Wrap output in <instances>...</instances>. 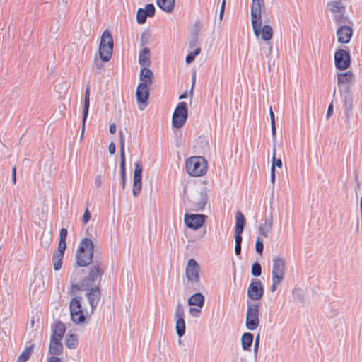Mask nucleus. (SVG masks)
<instances>
[{
	"mask_svg": "<svg viewBox=\"0 0 362 362\" xmlns=\"http://www.w3.org/2000/svg\"><path fill=\"white\" fill-rule=\"evenodd\" d=\"M103 274V269L100 268V264L96 262L95 264L90 267L89 274L80 284H72L71 293L76 294L81 290H89L98 287Z\"/></svg>",
	"mask_w": 362,
	"mask_h": 362,
	"instance_id": "nucleus-1",
	"label": "nucleus"
},
{
	"mask_svg": "<svg viewBox=\"0 0 362 362\" xmlns=\"http://www.w3.org/2000/svg\"><path fill=\"white\" fill-rule=\"evenodd\" d=\"M93 243L89 238H83L76 254V264L79 267H86L92 261L93 256Z\"/></svg>",
	"mask_w": 362,
	"mask_h": 362,
	"instance_id": "nucleus-2",
	"label": "nucleus"
},
{
	"mask_svg": "<svg viewBox=\"0 0 362 362\" xmlns=\"http://www.w3.org/2000/svg\"><path fill=\"white\" fill-rule=\"evenodd\" d=\"M186 170L194 177L204 175L207 171V162L202 156H192L186 160Z\"/></svg>",
	"mask_w": 362,
	"mask_h": 362,
	"instance_id": "nucleus-3",
	"label": "nucleus"
},
{
	"mask_svg": "<svg viewBox=\"0 0 362 362\" xmlns=\"http://www.w3.org/2000/svg\"><path fill=\"white\" fill-rule=\"evenodd\" d=\"M114 47V40L111 33L105 30L100 37L99 45V55L103 62H109L112 57Z\"/></svg>",
	"mask_w": 362,
	"mask_h": 362,
	"instance_id": "nucleus-4",
	"label": "nucleus"
},
{
	"mask_svg": "<svg viewBox=\"0 0 362 362\" xmlns=\"http://www.w3.org/2000/svg\"><path fill=\"white\" fill-rule=\"evenodd\" d=\"M188 117L187 105L185 102H180L175 107L172 117V124L176 129L184 126Z\"/></svg>",
	"mask_w": 362,
	"mask_h": 362,
	"instance_id": "nucleus-5",
	"label": "nucleus"
},
{
	"mask_svg": "<svg viewBox=\"0 0 362 362\" xmlns=\"http://www.w3.org/2000/svg\"><path fill=\"white\" fill-rule=\"evenodd\" d=\"M327 8L332 13L337 24H346L350 20L345 15V6L339 1H331L327 4Z\"/></svg>",
	"mask_w": 362,
	"mask_h": 362,
	"instance_id": "nucleus-6",
	"label": "nucleus"
},
{
	"mask_svg": "<svg viewBox=\"0 0 362 362\" xmlns=\"http://www.w3.org/2000/svg\"><path fill=\"white\" fill-rule=\"evenodd\" d=\"M259 325V306L253 303L247 305L245 326L248 330H255Z\"/></svg>",
	"mask_w": 362,
	"mask_h": 362,
	"instance_id": "nucleus-7",
	"label": "nucleus"
},
{
	"mask_svg": "<svg viewBox=\"0 0 362 362\" xmlns=\"http://www.w3.org/2000/svg\"><path fill=\"white\" fill-rule=\"evenodd\" d=\"M185 276L187 279L192 284H199L200 282V267L194 259H189L185 267Z\"/></svg>",
	"mask_w": 362,
	"mask_h": 362,
	"instance_id": "nucleus-8",
	"label": "nucleus"
},
{
	"mask_svg": "<svg viewBox=\"0 0 362 362\" xmlns=\"http://www.w3.org/2000/svg\"><path fill=\"white\" fill-rule=\"evenodd\" d=\"M149 88L146 83H140L136 90V98L139 110H143L148 105Z\"/></svg>",
	"mask_w": 362,
	"mask_h": 362,
	"instance_id": "nucleus-9",
	"label": "nucleus"
},
{
	"mask_svg": "<svg viewBox=\"0 0 362 362\" xmlns=\"http://www.w3.org/2000/svg\"><path fill=\"white\" fill-rule=\"evenodd\" d=\"M124 144H125V138L123 132L122 131L119 132V154H120V173H121V180L123 189H125L126 184V158H125V153H124Z\"/></svg>",
	"mask_w": 362,
	"mask_h": 362,
	"instance_id": "nucleus-10",
	"label": "nucleus"
},
{
	"mask_svg": "<svg viewBox=\"0 0 362 362\" xmlns=\"http://www.w3.org/2000/svg\"><path fill=\"white\" fill-rule=\"evenodd\" d=\"M143 166L141 161L134 163L132 193L134 197L138 196L141 190Z\"/></svg>",
	"mask_w": 362,
	"mask_h": 362,
	"instance_id": "nucleus-11",
	"label": "nucleus"
},
{
	"mask_svg": "<svg viewBox=\"0 0 362 362\" xmlns=\"http://www.w3.org/2000/svg\"><path fill=\"white\" fill-rule=\"evenodd\" d=\"M334 64L339 70L347 69L351 64L349 53L344 49H338L334 54Z\"/></svg>",
	"mask_w": 362,
	"mask_h": 362,
	"instance_id": "nucleus-12",
	"label": "nucleus"
},
{
	"mask_svg": "<svg viewBox=\"0 0 362 362\" xmlns=\"http://www.w3.org/2000/svg\"><path fill=\"white\" fill-rule=\"evenodd\" d=\"M254 34L255 36H261V38L264 41H269L272 39L273 35V30L269 25L262 26V20L257 22V24H252Z\"/></svg>",
	"mask_w": 362,
	"mask_h": 362,
	"instance_id": "nucleus-13",
	"label": "nucleus"
},
{
	"mask_svg": "<svg viewBox=\"0 0 362 362\" xmlns=\"http://www.w3.org/2000/svg\"><path fill=\"white\" fill-rule=\"evenodd\" d=\"M285 262L283 258L276 256L273 258L272 278L283 281L285 274Z\"/></svg>",
	"mask_w": 362,
	"mask_h": 362,
	"instance_id": "nucleus-14",
	"label": "nucleus"
},
{
	"mask_svg": "<svg viewBox=\"0 0 362 362\" xmlns=\"http://www.w3.org/2000/svg\"><path fill=\"white\" fill-rule=\"evenodd\" d=\"M339 28L337 31V41L340 43H348L353 35L351 22L346 24H338Z\"/></svg>",
	"mask_w": 362,
	"mask_h": 362,
	"instance_id": "nucleus-15",
	"label": "nucleus"
},
{
	"mask_svg": "<svg viewBox=\"0 0 362 362\" xmlns=\"http://www.w3.org/2000/svg\"><path fill=\"white\" fill-rule=\"evenodd\" d=\"M265 8L264 0H252L250 15L252 24L262 21V10Z\"/></svg>",
	"mask_w": 362,
	"mask_h": 362,
	"instance_id": "nucleus-16",
	"label": "nucleus"
},
{
	"mask_svg": "<svg viewBox=\"0 0 362 362\" xmlns=\"http://www.w3.org/2000/svg\"><path fill=\"white\" fill-rule=\"evenodd\" d=\"M264 293V288L259 281H252L247 289V296L252 300H259Z\"/></svg>",
	"mask_w": 362,
	"mask_h": 362,
	"instance_id": "nucleus-17",
	"label": "nucleus"
},
{
	"mask_svg": "<svg viewBox=\"0 0 362 362\" xmlns=\"http://www.w3.org/2000/svg\"><path fill=\"white\" fill-rule=\"evenodd\" d=\"M206 218L204 214L186 213L184 220L185 226H203Z\"/></svg>",
	"mask_w": 362,
	"mask_h": 362,
	"instance_id": "nucleus-18",
	"label": "nucleus"
},
{
	"mask_svg": "<svg viewBox=\"0 0 362 362\" xmlns=\"http://www.w3.org/2000/svg\"><path fill=\"white\" fill-rule=\"evenodd\" d=\"M206 228H185L184 234L190 242L202 238L206 234Z\"/></svg>",
	"mask_w": 362,
	"mask_h": 362,
	"instance_id": "nucleus-19",
	"label": "nucleus"
},
{
	"mask_svg": "<svg viewBox=\"0 0 362 362\" xmlns=\"http://www.w3.org/2000/svg\"><path fill=\"white\" fill-rule=\"evenodd\" d=\"M87 291L88 292L86 293V297L91 308V313H93L99 303L100 291L99 287H95Z\"/></svg>",
	"mask_w": 362,
	"mask_h": 362,
	"instance_id": "nucleus-20",
	"label": "nucleus"
},
{
	"mask_svg": "<svg viewBox=\"0 0 362 362\" xmlns=\"http://www.w3.org/2000/svg\"><path fill=\"white\" fill-rule=\"evenodd\" d=\"M90 107V88L89 86H87L86 89L85 95H84V103H83V117H82V130H81V136L84 133L85 130V124L88 115Z\"/></svg>",
	"mask_w": 362,
	"mask_h": 362,
	"instance_id": "nucleus-21",
	"label": "nucleus"
},
{
	"mask_svg": "<svg viewBox=\"0 0 362 362\" xmlns=\"http://www.w3.org/2000/svg\"><path fill=\"white\" fill-rule=\"evenodd\" d=\"M337 78L338 86H348L354 81L355 76L351 71H348L337 73Z\"/></svg>",
	"mask_w": 362,
	"mask_h": 362,
	"instance_id": "nucleus-22",
	"label": "nucleus"
},
{
	"mask_svg": "<svg viewBox=\"0 0 362 362\" xmlns=\"http://www.w3.org/2000/svg\"><path fill=\"white\" fill-rule=\"evenodd\" d=\"M65 250V248H61L58 247L57 251L54 253L52 257V262L54 269L55 271H58L62 267Z\"/></svg>",
	"mask_w": 362,
	"mask_h": 362,
	"instance_id": "nucleus-23",
	"label": "nucleus"
},
{
	"mask_svg": "<svg viewBox=\"0 0 362 362\" xmlns=\"http://www.w3.org/2000/svg\"><path fill=\"white\" fill-rule=\"evenodd\" d=\"M63 346L61 342V340H58L57 339L51 338L49 346V353L53 356H57L62 353Z\"/></svg>",
	"mask_w": 362,
	"mask_h": 362,
	"instance_id": "nucleus-24",
	"label": "nucleus"
},
{
	"mask_svg": "<svg viewBox=\"0 0 362 362\" xmlns=\"http://www.w3.org/2000/svg\"><path fill=\"white\" fill-rule=\"evenodd\" d=\"M65 332V326L62 322H57L52 327L51 338L62 340Z\"/></svg>",
	"mask_w": 362,
	"mask_h": 362,
	"instance_id": "nucleus-25",
	"label": "nucleus"
},
{
	"mask_svg": "<svg viewBox=\"0 0 362 362\" xmlns=\"http://www.w3.org/2000/svg\"><path fill=\"white\" fill-rule=\"evenodd\" d=\"M188 304L202 308L204 304V296L201 293H196L188 299Z\"/></svg>",
	"mask_w": 362,
	"mask_h": 362,
	"instance_id": "nucleus-26",
	"label": "nucleus"
},
{
	"mask_svg": "<svg viewBox=\"0 0 362 362\" xmlns=\"http://www.w3.org/2000/svg\"><path fill=\"white\" fill-rule=\"evenodd\" d=\"M141 83H146V85L151 84L153 82V72L146 67H143L140 71L139 75Z\"/></svg>",
	"mask_w": 362,
	"mask_h": 362,
	"instance_id": "nucleus-27",
	"label": "nucleus"
},
{
	"mask_svg": "<svg viewBox=\"0 0 362 362\" xmlns=\"http://www.w3.org/2000/svg\"><path fill=\"white\" fill-rule=\"evenodd\" d=\"M175 0H156L157 6L163 11L170 13L175 6Z\"/></svg>",
	"mask_w": 362,
	"mask_h": 362,
	"instance_id": "nucleus-28",
	"label": "nucleus"
},
{
	"mask_svg": "<svg viewBox=\"0 0 362 362\" xmlns=\"http://www.w3.org/2000/svg\"><path fill=\"white\" fill-rule=\"evenodd\" d=\"M199 201L195 202L194 206L197 211H202L204 210L208 199L206 191L205 189L201 190L199 193Z\"/></svg>",
	"mask_w": 362,
	"mask_h": 362,
	"instance_id": "nucleus-29",
	"label": "nucleus"
},
{
	"mask_svg": "<svg viewBox=\"0 0 362 362\" xmlns=\"http://www.w3.org/2000/svg\"><path fill=\"white\" fill-rule=\"evenodd\" d=\"M150 49L148 47H144L139 54V63L141 66H148L150 64L149 60Z\"/></svg>",
	"mask_w": 362,
	"mask_h": 362,
	"instance_id": "nucleus-30",
	"label": "nucleus"
},
{
	"mask_svg": "<svg viewBox=\"0 0 362 362\" xmlns=\"http://www.w3.org/2000/svg\"><path fill=\"white\" fill-rule=\"evenodd\" d=\"M253 341V335L251 333H244L241 338L242 347L244 350H247L251 347Z\"/></svg>",
	"mask_w": 362,
	"mask_h": 362,
	"instance_id": "nucleus-31",
	"label": "nucleus"
},
{
	"mask_svg": "<svg viewBox=\"0 0 362 362\" xmlns=\"http://www.w3.org/2000/svg\"><path fill=\"white\" fill-rule=\"evenodd\" d=\"M81 300L82 298L79 296H76L73 298L69 303V310L70 313L74 311H80L82 310L81 307Z\"/></svg>",
	"mask_w": 362,
	"mask_h": 362,
	"instance_id": "nucleus-32",
	"label": "nucleus"
},
{
	"mask_svg": "<svg viewBox=\"0 0 362 362\" xmlns=\"http://www.w3.org/2000/svg\"><path fill=\"white\" fill-rule=\"evenodd\" d=\"M71 319L75 324L83 323L86 320V317L83 314V310L80 311H74L70 313Z\"/></svg>",
	"mask_w": 362,
	"mask_h": 362,
	"instance_id": "nucleus-33",
	"label": "nucleus"
},
{
	"mask_svg": "<svg viewBox=\"0 0 362 362\" xmlns=\"http://www.w3.org/2000/svg\"><path fill=\"white\" fill-rule=\"evenodd\" d=\"M176 333L179 337H182L185 333V322L184 318L175 319Z\"/></svg>",
	"mask_w": 362,
	"mask_h": 362,
	"instance_id": "nucleus-34",
	"label": "nucleus"
},
{
	"mask_svg": "<svg viewBox=\"0 0 362 362\" xmlns=\"http://www.w3.org/2000/svg\"><path fill=\"white\" fill-rule=\"evenodd\" d=\"M34 347V344H31L30 346L26 347L22 353L20 354V356L18 358L17 361L18 362H26L30 356V354L33 351Z\"/></svg>",
	"mask_w": 362,
	"mask_h": 362,
	"instance_id": "nucleus-35",
	"label": "nucleus"
},
{
	"mask_svg": "<svg viewBox=\"0 0 362 362\" xmlns=\"http://www.w3.org/2000/svg\"><path fill=\"white\" fill-rule=\"evenodd\" d=\"M78 339L76 335L70 334L66 337V346L70 349H74L76 347Z\"/></svg>",
	"mask_w": 362,
	"mask_h": 362,
	"instance_id": "nucleus-36",
	"label": "nucleus"
},
{
	"mask_svg": "<svg viewBox=\"0 0 362 362\" xmlns=\"http://www.w3.org/2000/svg\"><path fill=\"white\" fill-rule=\"evenodd\" d=\"M67 230L66 228H62L59 234V241L58 244V247L61 248H66V239L67 237Z\"/></svg>",
	"mask_w": 362,
	"mask_h": 362,
	"instance_id": "nucleus-37",
	"label": "nucleus"
},
{
	"mask_svg": "<svg viewBox=\"0 0 362 362\" xmlns=\"http://www.w3.org/2000/svg\"><path fill=\"white\" fill-rule=\"evenodd\" d=\"M148 17L146 15V12L144 11V8H139L136 13V21L140 25L144 24L146 21V18Z\"/></svg>",
	"mask_w": 362,
	"mask_h": 362,
	"instance_id": "nucleus-38",
	"label": "nucleus"
},
{
	"mask_svg": "<svg viewBox=\"0 0 362 362\" xmlns=\"http://www.w3.org/2000/svg\"><path fill=\"white\" fill-rule=\"evenodd\" d=\"M293 297L299 302H303L305 298L304 291L298 288H294L293 291Z\"/></svg>",
	"mask_w": 362,
	"mask_h": 362,
	"instance_id": "nucleus-39",
	"label": "nucleus"
},
{
	"mask_svg": "<svg viewBox=\"0 0 362 362\" xmlns=\"http://www.w3.org/2000/svg\"><path fill=\"white\" fill-rule=\"evenodd\" d=\"M282 165H283V163H282L281 160L280 158L277 159L276 158V146H275V144H274L273 152H272V166H274V168H275L276 166L279 168H281Z\"/></svg>",
	"mask_w": 362,
	"mask_h": 362,
	"instance_id": "nucleus-40",
	"label": "nucleus"
},
{
	"mask_svg": "<svg viewBox=\"0 0 362 362\" xmlns=\"http://www.w3.org/2000/svg\"><path fill=\"white\" fill-rule=\"evenodd\" d=\"M245 218L243 214L240 211H238L235 214V226H245Z\"/></svg>",
	"mask_w": 362,
	"mask_h": 362,
	"instance_id": "nucleus-41",
	"label": "nucleus"
},
{
	"mask_svg": "<svg viewBox=\"0 0 362 362\" xmlns=\"http://www.w3.org/2000/svg\"><path fill=\"white\" fill-rule=\"evenodd\" d=\"M251 273L254 276H259L262 274V267L259 263L255 262L252 265Z\"/></svg>",
	"mask_w": 362,
	"mask_h": 362,
	"instance_id": "nucleus-42",
	"label": "nucleus"
},
{
	"mask_svg": "<svg viewBox=\"0 0 362 362\" xmlns=\"http://www.w3.org/2000/svg\"><path fill=\"white\" fill-rule=\"evenodd\" d=\"M184 318V308L181 303H177L175 313V319Z\"/></svg>",
	"mask_w": 362,
	"mask_h": 362,
	"instance_id": "nucleus-43",
	"label": "nucleus"
},
{
	"mask_svg": "<svg viewBox=\"0 0 362 362\" xmlns=\"http://www.w3.org/2000/svg\"><path fill=\"white\" fill-rule=\"evenodd\" d=\"M344 105L345 107V112H346V114H347L348 112H349L352 108L353 100H352L351 97H350L349 95L346 96L344 98Z\"/></svg>",
	"mask_w": 362,
	"mask_h": 362,
	"instance_id": "nucleus-44",
	"label": "nucleus"
},
{
	"mask_svg": "<svg viewBox=\"0 0 362 362\" xmlns=\"http://www.w3.org/2000/svg\"><path fill=\"white\" fill-rule=\"evenodd\" d=\"M244 228H235V241L237 244H241L242 243V233L243 232Z\"/></svg>",
	"mask_w": 362,
	"mask_h": 362,
	"instance_id": "nucleus-45",
	"label": "nucleus"
},
{
	"mask_svg": "<svg viewBox=\"0 0 362 362\" xmlns=\"http://www.w3.org/2000/svg\"><path fill=\"white\" fill-rule=\"evenodd\" d=\"M144 11L148 17H153L155 15V6L153 4H147L145 6Z\"/></svg>",
	"mask_w": 362,
	"mask_h": 362,
	"instance_id": "nucleus-46",
	"label": "nucleus"
},
{
	"mask_svg": "<svg viewBox=\"0 0 362 362\" xmlns=\"http://www.w3.org/2000/svg\"><path fill=\"white\" fill-rule=\"evenodd\" d=\"M150 38V34L148 33H143L140 37V46L144 47L148 45Z\"/></svg>",
	"mask_w": 362,
	"mask_h": 362,
	"instance_id": "nucleus-47",
	"label": "nucleus"
},
{
	"mask_svg": "<svg viewBox=\"0 0 362 362\" xmlns=\"http://www.w3.org/2000/svg\"><path fill=\"white\" fill-rule=\"evenodd\" d=\"M198 28L194 30L192 40L189 42V45L191 47L195 46L198 42Z\"/></svg>",
	"mask_w": 362,
	"mask_h": 362,
	"instance_id": "nucleus-48",
	"label": "nucleus"
},
{
	"mask_svg": "<svg viewBox=\"0 0 362 362\" xmlns=\"http://www.w3.org/2000/svg\"><path fill=\"white\" fill-rule=\"evenodd\" d=\"M91 214L88 208L86 209L83 216L82 217V221L83 224H86L90 219Z\"/></svg>",
	"mask_w": 362,
	"mask_h": 362,
	"instance_id": "nucleus-49",
	"label": "nucleus"
},
{
	"mask_svg": "<svg viewBox=\"0 0 362 362\" xmlns=\"http://www.w3.org/2000/svg\"><path fill=\"white\" fill-rule=\"evenodd\" d=\"M264 249V245L262 240L258 238L255 243V250L257 252L261 254Z\"/></svg>",
	"mask_w": 362,
	"mask_h": 362,
	"instance_id": "nucleus-50",
	"label": "nucleus"
},
{
	"mask_svg": "<svg viewBox=\"0 0 362 362\" xmlns=\"http://www.w3.org/2000/svg\"><path fill=\"white\" fill-rule=\"evenodd\" d=\"M272 284L270 286V291L272 292H274L276 288H277V286L281 283V280H277L276 279H273L272 278Z\"/></svg>",
	"mask_w": 362,
	"mask_h": 362,
	"instance_id": "nucleus-51",
	"label": "nucleus"
},
{
	"mask_svg": "<svg viewBox=\"0 0 362 362\" xmlns=\"http://www.w3.org/2000/svg\"><path fill=\"white\" fill-rule=\"evenodd\" d=\"M267 49H268V52L267 54V57L268 58V66H269V68L270 67V65H271V63H272V59L270 57V54H272V45L269 42L267 43Z\"/></svg>",
	"mask_w": 362,
	"mask_h": 362,
	"instance_id": "nucleus-52",
	"label": "nucleus"
},
{
	"mask_svg": "<svg viewBox=\"0 0 362 362\" xmlns=\"http://www.w3.org/2000/svg\"><path fill=\"white\" fill-rule=\"evenodd\" d=\"M271 131L272 135V140L274 143L276 141V124H271Z\"/></svg>",
	"mask_w": 362,
	"mask_h": 362,
	"instance_id": "nucleus-53",
	"label": "nucleus"
},
{
	"mask_svg": "<svg viewBox=\"0 0 362 362\" xmlns=\"http://www.w3.org/2000/svg\"><path fill=\"white\" fill-rule=\"evenodd\" d=\"M272 214L271 213L266 216L265 217V223H264V226H272ZM259 226H263V225H260Z\"/></svg>",
	"mask_w": 362,
	"mask_h": 362,
	"instance_id": "nucleus-54",
	"label": "nucleus"
},
{
	"mask_svg": "<svg viewBox=\"0 0 362 362\" xmlns=\"http://www.w3.org/2000/svg\"><path fill=\"white\" fill-rule=\"evenodd\" d=\"M271 228H259V233L261 235L267 237L270 233Z\"/></svg>",
	"mask_w": 362,
	"mask_h": 362,
	"instance_id": "nucleus-55",
	"label": "nucleus"
},
{
	"mask_svg": "<svg viewBox=\"0 0 362 362\" xmlns=\"http://www.w3.org/2000/svg\"><path fill=\"white\" fill-rule=\"evenodd\" d=\"M195 56L190 52L185 57V62L187 64H190L194 60Z\"/></svg>",
	"mask_w": 362,
	"mask_h": 362,
	"instance_id": "nucleus-56",
	"label": "nucleus"
},
{
	"mask_svg": "<svg viewBox=\"0 0 362 362\" xmlns=\"http://www.w3.org/2000/svg\"><path fill=\"white\" fill-rule=\"evenodd\" d=\"M115 150H116V147H115V143L111 142L108 146V151H109L110 153L114 154L115 153Z\"/></svg>",
	"mask_w": 362,
	"mask_h": 362,
	"instance_id": "nucleus-57",
	"label": "nucleus"
},
{
	"mask_svg": "<svg viewBox=\"0 0 362 362\" xmlns=\"http://www.w3.org/2000/svg\"><path fill=\"white\" fill-rule=\"evenodd\" d=\"M95 185L98 187H100L102 185V177L100 175H98L96 177H95Z\"/></svg>",
	"mask_w": 362,
	"mask_h": 362,
	"instance_id": "nucleus-58",
	"label": "nucleus"
},
{
	"mask_svg": "<svg viewBox=\"0 0 362 362\" xmlns=\"http://www.w3.org/2000/svg\"><path fill=\"white\" fill-rule=\"evenodd\" d=\"M269 117H270L271 124H276L275 123V115L272 110V107H269Z\"/></svg>",
	"mask_w": 362,
	"mask_h": 362,
	"instance_id": "nucleus-59",
	"label": "nucleus"
},
{
	"mask_svg": "<svg viewBox=\"0 0 362 362\" xmlns=\"http://www.w3.org/2000/svg\"><path fill=\"white\" fill-rule=\"evenodd\" d=\"M271 182L274 184L275 182V168L274 166L271 167V176H270Z\"/></svg>",
	"mask_w": 362,
	"mask_h": 362,
	"instance_id": "nucleus-60",
	"label": "nucleus"
},
{
	"mask_svg": "<svg viewBox=\"0 0 362 362\" xmlns=\"http://www.w3.org/2000/svg\"><path fill=\"white\" fill-rule=\"evenodd\" d=\"M259 344V335H257L255 338V345H254V352L255 353L257 352Z\"/></svg>",
	"mask_w": 362,
	"mask_h": 362,
	"instance_id": "nucleus-61",
	"label": "nucleus"
},
{
	"mask_svg": "<svg viewBox=\"0 0 362 362\" xmlns=\"http://www.w3.org/2000/svg\"><path fill=\"white\" fill-rule=\"evenodd\" d=\"M94 65L98 71H100L104 68L103 63L100 62L98 59L95 60Z\"/></svg>",
	"mask_w": 362,
	"mask_h": 362,
	"instance_id": "nucleus-62",
	"label": "nucleus"
},
{
	"mask_svg": "<svg viewBox=\"0 0 362 362\" xmlns=\"http://www.w3.org/2000/svg\"><path fill=\"white\" fill-rule=\"evenodd\" d=\"M333 114V105L331 103L327 110V118L329 119Z\"/></svg>",
	"mask_w": 362,
	"mask_h": 362,
	"instance_id": "nucleus-63",
	"label": "nucleus"
},
{
	"mask_svg": "<svg viewBox=\"0 0 362 362\" xmlns=\"http://www.w3.org/2000/svg\"><path fill=\"white\" fill-rule=\"evenodd\" d=\"M48 362H62V361L59 358L52 356L48 358Z\"/></svg>",
	"mask_w": 362,
	"mask_h": 362,
	"instance_id": "nucleus-64",
	"label": "nucleus"
}]
</instances>
